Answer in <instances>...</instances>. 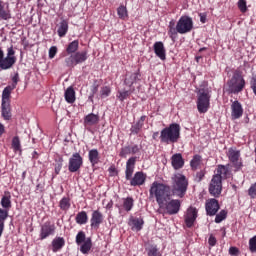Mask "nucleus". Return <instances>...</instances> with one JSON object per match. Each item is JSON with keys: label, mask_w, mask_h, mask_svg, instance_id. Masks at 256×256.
<instances>
[{"label": "nucleus", "mask_w": 256, "mask_h": 256, "mask_svg": "<svg viewBox=\"0 0 256 256\" xmlns=\"http://www.w3.org/2000/svg\"><path fill=\"white\" fill-rule=\"evenodd\" d=\"M151 199H155L158 206L163 207L171 199V186L154 181L149 189Z\"/></svg>", "instance_id": "nucleus-1"}, {"label": "nucleus", "mask_w": 256, "mask_h": 256, "mask_svg": "<svg viewBox=\"0 0 256 256\" xmlns=\"http://www.w3.org/2000/svg\"><path fill=\"white\" fill-rule=\"evenodd\" d=\"M171 179L172 185L170 187V191L172 195H174V197L183 199V197L187 195L189 180H187V177L181 173L174 174Z\"/></svg>", "instance_id": "nucleus-2"}, {"label": "nucleus", "mask_w": 256, "mask_h": 256, "mask_svg": "<svg viewBox=\"0 0 256 256\" xmlns=\"http://www.w3.org/2000/svg\"><path fill=\"white\" fill-rule=\"evenodd\" d=\"M181 137V126L177 123H172L165 127L160 132V142L166 145L177 143Z\"/></svg>", "instance_id": "nucleus-3"}, {"label": "nucleus", "mask_w": 256, "mask_h": 256, "mask_svg": "<svg viewBox=\"0 0 256 256\" xmlns=\"http://www.w3.org/2000/svg\"><path fill=\"white\" fill-rule=\"evenodd\" d=\"M228 173L227 167L220 165L217 168V173L212 177L209 184V193L212 197H219L223 191V177Z\"/></svg>", "instance_id": "nucleus-4"}, {"label": "nucleus", "mask_w": 256, "mask_h": 256, "mask_svg": "<svg viewBox=\"0 0 256 256\" xmlns=\"http://www.w3.org/2000/svg\"><path fill=\"white\" fill-rule=\"evenodd\" d=\"M228 92L237 95L245 89V78L240 71H235L232 78L227 82Z\"/></svg>", "instance_id": "nucleus-5"}, {"label": "nucleus", "mask_w": 256, "mask_h": 256, "mask_svg": "<svg viewBox=\"0 0 256 256\" xmlns=\"http://www.w3.org/2000/svg\"><path fill=\"white\" fill-rule=\"evenodd\" d=\"M0 205V228L5 229V221L9 217V210L11 209V195L7 194L2 196Z\"/></svg>", "instance_id": "nucleus-6"}, {"label": "nucleus", "mask_w": 256, "mask_h": 256, "mask_svg": "<svg viewBox=\"0 0 256 256\" xmlns=\"http://www.w3.org/2000/svg\"><path fill=\"white\" fill-rule=\"evenodd\" d=\"M210 101H211V96L209 95V91L205 89L199 90L198 99H197L198 112L207 113V111H209Z\"/></svg>", "instance_id": "nucleus-7"}, {"label": "nucleus", "mask_w": 256, "mask_h": 256, "mask_svg": "<svg viewBox=\"0 0 256 256\" xmlns=\"http://www.w3.org/2000/svg\"><path fill=\"white\" fill-rule=\"evenodd\" d=\"M88 59L87 51L75 52L65 59L67 67H75L76 65H81L85 63Z\"/></svg>", "instance_id": "nucleus-8"}, {"label": "nucleus", "mask_w": 256, "mask_h": 256, "mask_svg": "<svg viewBox=\"0 0 256 256\" xmlns=\"http://www.w3.org/2000/svg\"><path fill=\"white\" fill-rule=\"evenodd\" d=\"M193 29V19L189 16H182L177 22V31L180 35L191 33Z\"/></svg>", "instance_id": "nucleus-9"}, {"label": "nucleus", "mask_w": 256, "mask_h": 256, "mask_svg": "<svg viewBox=\"0 0 256 256\" xmlns=\"http://www.w3.org/2000/svg\"><path fill=\"white\" fill-rule=\"evenodd\" d=\"M227 157L233 164V167H235L236 171H239V169L243 167V162H241V151L236 148H229Z\"/></svg>", "instance_id": "nucleus-10"}, {"label": "nucleus", "mask_w": 256, "mask_h": 256, "mask_svg": "<svg viewBox=\"0 0 256 256\" xmlns=\"http://www.w3.org/2000/svg\"><path fill=\"white\" fill-rule=\"evenodd\" d=\"M81 167H83V157L76 152L69 158L68 170L70 173H77Z\"/></svg>", "instance_id": "nucleus-11"}, {"label": "nucleus", "mask_w": 256, "mask_h": 256, "mask_svg": "<svg viewBox=\"0 0 256 256\" xmlns=\"http://www.w3.org/2000/svg\"><path fill=\"white\" fill-rule=\"evenodd\" d=\"M160 209H165L168 215H177L181 209V201L170 198V200L166 202L165 206Z\"/></svg>", "instance_id": "nucleus-12"}, {"label": "nucleus", "mask_w": 256, "mask_h": 256, "mask_svg": "<svg viewBox=\"0 0 256 256\" xmlns=\"http://www.w3.org/2000/svg\"><path fill=\"white\" fill-rule=\"evenodd\" d=\"M221 207L219 206V201L215 198L208 199L205 204V209L207 215L209 217H213L214 215H217V211H219Z\"/></svg>", "instance_id": "nucleus-13"}, {"label": "nucleus", "mask_w": 256, "mask_h": 256, "mask_svg": "<svg viewBox=\"0 0 256 256\" xmlns=\"http://www.w3.org/2000/svg\"><path fill=\"white\" fill-rule=\"evenodd\" d=\"M51 235H55V225L51 224V222H45L40 229V239L43 241L47 237H51Z\"/></svg>", "instance_id": "nucleus-14"}, {"label": "nucleus", "mask_w": 256, "mask_h": 256, "mask_svg": "<svg viewBox=\"0 0 256 256\" xmlns=\"http://www.w3.org/2000/svg\"><path fill=\"white\" fill-rule=\"evenodd\" d=\"M101 223H103V214L99 210H94L92 212V216L90 219V227L97 231L99 227H101Z\"/></svg>", "instance_id": "nucleus-15"}, {"label": "nucleus", "mask_w": 256, "mask_h": 256, "mask_svg": "<svg viewBox=\"0 0 256 256\" xmlns=\"http://www.w3.org/2000/svg\"><path fill=\"white\" fill-rule=\"evenodd\" d=\"M184 219L187 227H193L195 221L197 220V208L189 207L186 211Z\"/></svg>", "instance_id": "nucleus-16"}, {"label": "nucleus", "mask_w": 256, "mask_h": 256, "mask_svg": "<svg viewBox=\"0 0 256 256\" xmlns=\"http://www.w3.org/2000/svg\"><path fill=\"white\" fill-rule=\"evenodd\" d=\"M136 162H137V157H131L127 160L126 170H125L126 181H131V179L133 178Z\"/></svg>", "instance_id": "nucleus-17"}, {"label": "nucleus", "mask_w": 256, "mask_h": 256, "mask_svg": "<svg viewBox=\"0 0 256 256\" xmlns=\"http://www.w3.org/2000/svg\"><path fill=\"white\" fill-rule=\"evenodd\" d=\"M145 181H147V175L143 172H136L130 179V185L132 187L141 186L145 184Z\"/></svg>", "instance_id": "nucleus-18"}, {"label": "nucleus", "mask_w": 256, "mask_h": 256, "mask_svg": "<svg viewBox=\"0 0 256 256\" xmlns=\"http://www.w3.org/2000/svg\"><path fill=\"white\" fill-rule=\"evenodd\" d=\"M231 117L232 119H241L243 117V106L239 101L235 100L231 104Z\"/></svg>", "instance_id": "nucleus-19"}, {"label": "nucleus", "mask_w": 256, "mask_h": 256, "mask_svg": "<svg viewBox=\"0 0 256 256\" xmlns=\"http://www.w3.org/2000/svg\"><path fill=\"white\" fill-rule=\"evenodd\" d=\"M153 49H154L155 55L158 56V58L161 59V61H165V59H167L165 45L163 44V42L161 41L155 42L153 45Z\"/></svg>", "instance_id": "nucleus-20"}, {"label": "nucleus", "mask_w": 256, "mask_h": 256, "mask_svg": "<svg viewBox=\"0 0 256 256\" xmlns=\"http://www.w3.org/2000/svg\"><path fill=\"white\" fill-rule=\"evenodd\" d=\"M4 63L7 65L8 69H11L15 63H17V58L15 57V50L13 46L7 49V55L4 57Z\"/></svg>", "instance_id": "nucleus-21"}, {"label": "nucleus", "mask_w": 256, "mask_h": 256, "mask_svg": "<svg viewBox=\"0 0 256 256\" xmlns=\"http://www.w3.org/2000/svg\"><path fill=\"white\" fill-rule=\"evenodd\" d=\"M9 19H11L9 4L5 5V2L0 0V21H9Z\"/></svg>", "instance_id": "nucleus-22"}, {"label": "nucleus", "mask_w": 256, "mask_h": 256, "mask_svg": "<svg viewBox=\"0 0 256 256\" xmlns=\"http://www.w3.org/2000/svg\"><path fill=\"white\" fill-rule=\"evenodd\" d=\"M171 164L173 169L175 170L182 169V167L185 165V160H183V156L181 155V153H176L172 155Z\"/></svg>", "instance_id": "nucleus-23"}, {"label": "nucleus", "mask_w": 256, "mask_h": 256, "mask_svg": "<svg viewBox=\"0 0 256 256\" xmlns=\"http://www.w3.org/2000/svg\"><path fill=\"white\" fill-rule=\"evenodd\" d=\"M137 79H139V73L138 72H128L126 73L125 79H124V85L126 87H133L135 83H137Z\"/></svg>", "instance_id": "nucleus-24"}, {"label": "nucleus", "mask_w": 256, "mask_h": 256, "mask_svg": "<svg viewBox=\"0 0 256 256\" xmlns=\"http://www.w3.org/2000/svg\"><path fill=\"white\" fill-rule=\"evenodd\" d=\"M99 123V116L94 113H90L84 117V127H93Z\"/></svg>", "instance_id": "nucleus-25"}, {"label": "nucleus", "mask_w": 256, "mask_h": 256, "mask_svg": "<svg viewBox=\"0 0 256 256\" xmlns=\"http://www.w3.org/2000/svg\"><path fill=\"white\" fill-rule=\"evenodd\" d=\"M145 119H147V116H141L140 119L131 126L130 131L132 135H138L139 131L143 129V125H145Z\"/></svg>", "instance_id": "nucleus-26"}, {"label": "nucleus", "mask_w": 256, "mask_h": 256, "mask_svg": "<svg viewBox=\"0 0 256 256\" xmlns=\"http://www.w3.org/2000/svg\"><path fill=\"white\" fill-rule=\"evenodd\" d=\"M65 247V238L63 237H56L52 240V251L53 253H57L61 251Z\"/></svg>", "instance_id": "nucleus-27"}, {"label": "nucleus", "mask_w": 256, "mask_h": 256, "mask_svg": "<svg viewBox=\"0 0 256 256\" xmlns=\"http://www.w3.org/2000/svg\"><path fill=\"white\" fill-rule=\"evenodd\" d=\"M69 32V22L67 20H61L59 26H58V37H65L67 33Z\"/></svg>", "instance_id": "nucleus-28"}, {"label": "nucleus", "mask_w": 256, "mask_h": 256, "mask_svg": "<svg viewBox=\"0 0 256 256\" xmlns=\"http://www.w3.org/2000/svg\"><path fill=\"white\" fill-rule=\"evenodd\" d=\"M1 115L4 121L11 120V103L1 104Z\"/></svg>", "instance_id": "nucleus-29"}, {"label": "nucleus", "mask_w": 256, "mask_h": 256, "mask_svg": "<svg viewBox=\"0 0 256 256\" xmlns=\"http://www.w3.org/2000/svg\"><path fill=\"white\" fill-rule=\"evenodd\" d=\"M13 89H15V86H7L4 88L3 92H2V103L1 104H7V103H11V91H13Z\"/></svg>", "instance_id": "nucleus-30"}, {"label": "nucleus", "mask_w": 256, "mask_h": 256, "mask_svg": "<svg viewBox=\"0 0 256 256\" xmlns=\"http://www.w3.org/2000/svg\"><path fill=\"white\" fill-rule=\"evenodd\" d=\"M88 159L93 167L99 163V150L92 149L88 152Z\"/></svg>", "instance_id": "nucleus-31"}, {"label": "nucleus", "mask_w": 256, "mask_h": 256, "mask_svg": "<svg viewBox=\"0 0 256 256\" xmlns=\"http://www.w3.org/2000/svg\"><path fill=\"white\" fill-rule=\"evenodd\" d=\"M143 218H132L130 219V225H132V230L133 231H141L143 229L144 225Z\"/></svg>", "instance_id": "nucleus-32"}, {"label": "nucleus", "mask_w": 256, "mask_h": 256, "mask_svg": "<svg viewBox=\"0 0 256 256\" xmlns=\"http://www.w3.org/2000/svg\"><path fill=\"white\" fill-rule=\"evenodd\" d=\"M80 251L83 255H88L89 251H91V248L93 247V242L91 241V238H87L82 244H80Z\"/></svg>", "instance_id": "nucleus-33"}, {"label": "nucleus", "mask_w": 256, "mask_h": 256, "mask_svg": "<svg viewBox=\"0 0 256 256\" xmlns=\"http://www.w3.org/2000/svg\"><path fill=\"white\" fill-rule=\"evenodd\" d=\"M65 101L67 103H75V89L73 87H68L64 94Z\"/></svg>", "instance_id": "nucleus-34"}, {"label": "nucleus", "mask_w": 256, "mask_h": 256, "mask_svg": "<svg viewBox=\"0 0 256 256\" xmlns=\"http://www.w3.org/2000/svg\"><path fill=\"white\" fill-rule=\"evenodd\" d=\"M75 221L78 225H85L87 221H89V216H87V212L81 211L76 215Z\"/></svg>", "instance_id": "nucleus-35"}, {"label": "nucleus", "mask_w": 256, "mask_h": 256, "mask_svg": "<svg viewBox=\"0 0 256 256\" xmlns=\"http://www.w3.org/2000/svg\"><path fill=\"white\" fill-rule=\"evenodd\" d=\"M78 50H79V40H74L70 42L66 48V52L68 53V55L77 53Z\"/></svg>", "instance_id": "nucleus-36"}, {"label": "nucleus", "mask_w": 256, "mask_h": 256, "mask_svg": "<svg viewBox=\"0 0 256 256\" xmlns=\"http://www.w3.org/2000/svg\"><path fill=\"white\" fill-rule=\"evenodd\" d=\"M177 33H178L177 24L175 27V21L172 20L169 22V25H168V35L171 39H176Z\"/></svg>", "instance_id": "nucleus-37"}, {"label": "nucleus", "mask_w": 256, "mask_h": 256, "mask_svg": "<svg viewBox=\"0 0 256 256\" xmlns=\"http://www.w3.org/2000/svg\"><path fill=\"white\" fill-rule=\"evenodd\" d=\"M134 201L133 198L127 197L123 199L122 207L125 211L129 212L133 209Z\"/></svg>", "instance_id": "nucleus-38"}, {"label": "nucleus", "mask_w": 256, "mask_h": 256, "mask_svg": "<svg viewBox=\"0 0 256 256\" xmlns=\"http://www.w3.org/2000/svg\"><path fill=\"white\" fill-rule=\"evenodd\" d=\"M55 173L56 175H59L61 173V169H63V157L62 156H56L55 157Z\"/></svg>", "instance_id": "nucleus-39"}, {"label": "nucleus", "mask_w": 256, "mask_h": 256, "mask_svg": "<svg viewBox=\"0 0 256 256\" xmlns=\"http://www.w3.org/2000/svg\"><path fill=\"white\" fill-rule=\"evenodd\" d=\"M146 251L148 256H161V252L159 251V248H157V245L148 246Z\"/></svg>", "instance_id": "nucleus-40"}, {"label": "nucleus", "mask_w": 256, "mask_h": 256, "mask_svg": "<svg viewBox=\"0 0 256 256\" xmlns=\"http://www.w3.org/2000/svg\"><path fill=\"white\" fill-rule=\"evenodd\" d=\"M60 209H62V211H69L70 207H71V202L69 200V198L64 197L60 200V204H59Z\"/></svg>", "instance_id": "nucleus-41"}, {"label": "nucleus", "mask_w": 256, "mask_h": 256, "mask_svg": "<svg viewBox=\"0 0 256 256\" xmlns=\"http://www.w3.org/2000/svg\"><path fill=\"white\" fill-rule=\"evenodd\" d=\"M133 91L131 90H123V91H118L116 97L119 99V101L123 102L125 99H128L129 95H131Z\"/></svg>", "instance_id": "nucleus-42"}, {"label": "nucleus", "mask_w": 256, "mask_h": 256, "mask_svg": "<svg viewBox=\"0 0 256 256\" xmlns=\"http://www.w3.org/2000/svg\"><path fill=\"white\" fill-rule=\"evenodd\" d=\"M117 15H118L119 19H123V20L127 19V17L129 16L128 12H127V7H125L123 5L118 7Z\"/></svg>", "instance_id": "nucleus-43"}, {"label": "nucleus", "mask_w": 256, "mask_h": 256, "mask_svg": "<svg viewBox=\"0 0 256 256\" xmlns=\"http://www.w3.org/2000/svg\"><path fill=\"white\" fill-rule=\"evenodd\" d=\"M199 165H201V155L196 154L190 161V166L195 170L197 167H199Z\"/></svg>", "instance_id": "nucleus-44"}, {"label": "nucleus", "mask_w": 256, "mask_h": 256, "mask_svg": "<svg viewBox=\"0 0 256 256\" xmlns=\"http://www.w3.org/2000/svg\"><path fill=\"white\" fill-rule=\"evenodd\" d=\"M12 149L17 153V151H21V140L19 139V136H15L12 139Z\"/></svg>", "instance_id": "nucleus-45"}, {"label": "nucleus", "mask_w": 256, "mask_h": 256, "mask_svg": "<svg viewBox=\"0 0 256 256\" xmlns=\"http://www.w3.org/2000/svg\"><path fill=\"white\" fill-rule=\"evenodd\" d=\"M0 69L2 71H7L8 66L5 63V52H3V49L0 48Z\"/></svg>", "instance_id": "nucleus-46"}, {"label": "nucleus", "mask_w": 256, "mask_h": 256, "mask_svg": "<svg viewBox=\"0 0 256 256\" xmlns=\"http://www.w3.org/2000/svg\"><path fill=\"white\" fill-rule=\"evenodd\" d=\"M225 219H227V211L221 210L218 214H216L215 223H221L222 221H225Z\"/></svg>", "instance_id": "nucleus-47"}, {"label": "nucleus", "mask_w": 256, "mask_h": 256, "mask_svg": "<svg viewBox=\"0 0 256 256\" xmlns=\"http://www.w3.org/2000/svg\"><path fill=\"white\" fill-rule=\"evenodd\" d=\"M87 241V237L85 236V232L80 231L76 235V245H82V243H85Z\"/></svg>", "instance_id": "nucleus-48"}, {"label": "nucleus", "mask_w": 256, "mask_h": 256, "mask_svg": "<svg viewBox=\"0 0 256 256\" xmlns=\"http://www.w3.org/2000/svg\"><path fill=\"white\" fill-rule=\"evenodd\" d=\"M109 95H111V88H109V86L102 87L100 90V97L102 99H105V98L109 97Z\"/></svg>", "instance_id": "nucleus-49"}, {"label": "nucleus", "mask_w": 256, "mask_h": 256, "mask_svg": "<svg viewBox=\"0 0 256 256\" xmlns=\"http://www.w3.org/2000/svg\"><path fill=\"white\" fill-rule=\"evenodd\" d=\"M249 251L250 253H256V235L249 239Z\"/></svg>", "instance_id": "nucleus-50"}, {"label": "nucleus", "mask_w": 256, "mask_h": 256, "mask_svg": "<svg viewBox=\"0 0 256 256\" xmlns=\"http://www.w3.org/2000/svg\"><path fill=\"white\" fill-rule=\"evenodd\" d=\"M238 9H240L241 13H247V1L246 0H239Z\"/></svg>", "instance_id": "nucleus-51"}, {"label": "nucleus", "mask_w": 256, "mask_h": 256, "mask_svg": "<svg viewBox=\"0 0 256 256\" xmlns=\"http://www.w3.org/2000/svg\"><path fill=\"white\" fill-rule=\"evenodd\" d=\"M248 195L250 199H255L256 198V182L250 186L248 189Z\"/></svg>", "instance_id": "nucleus-52"}, {"label": "nucleus", "mask_w": 256, "mask_h": 256, "mask_svg": "<svg viewBox=\"0 0 256 256\" xmlns=\"http://www.w3.org/2000/svg\"><path fill=\"white\" fill-rule=\"evenodd\" d=\"M128 155H131V146H125L120 151V157H127Z\"/></svg>", "instance_id": "nucleus-53"}, {"label": "nucleus", "mask_w": 256, "mask_h": 256, "mask_svg": "<svg viewBox=\"0 0 256 256\" xmlns=\"http://www.w3.org/2000/svg\"><path fill=\"white\" fill-rule=\"evenodd\" d=\"M57 55V46H51L49 49V59H54Z\"/></svg>", "instance_id": "nucleus-54"}, {"label": "nucleus", "mask_w": 256, "mask_h": 256, "mask_svg": "<svg viewBox=\"0 0 256 256\" xmlns=\"http://www.w3.org/2000/svg\"><path fill=\"white\" fill-rule=\"evenodd\" d=\"M203 177H205V171L201 170L197 172L195 181H197V183H201V181H203Z\"/></svg>", "instance_id": "nucleus-55"}, {"label": "nucleus", "mask_w": 256, "mask_h": 256, "mask_svg": "<svg viewBox=\"0 0 256 256\" xmlns=\"http://www.w3.org/2000/svg\"><path fill=\"white\" fill-rule=\"evenodd\" d=\"M239 248L232 246L229 248V255L231 256H239Z\"/></svg>", "instance_id": "nucleus-56"}, {"label": "nucleus", "mask_w": 256, "mask_h": 256, "mask_svg": "<svg viewBox=\"0 0 256 256\" xmlns=\"http://www.w3.org/2000/svg\"><path fill=\"white\" fill-rule=\"evenodd\" d=\"M208 244L210 245V247H215L217 245V238H215L213 234L210 235L208 239Z\"/></svg>", "instance_id": "nucleus-57"}, {"label": "nucleus", "mask_w": 256, "mask_h": 256, "mask_svg": "<svg viewBox=\"0 0 256 256\" xmlns=\"http://www.w3.org/2000/svg\"><path fill=\"white\" fill-rule=\"evenodd\" d=\"M12 85L10 87H14V89L17 87V83H19V74H15L12 78Z\"/></svg>", "instance_id": "nucleus-58"}, {"label": "nucleus", "mask_w": 256, "mask_h": 256, "mask_svg": "<svg viewBox=\"0 0 256 256\" xmlns=\"http://www.w3.org/2000/svg\"><path fill=\"white\" fill-rule=\"evenodd\" d=\"M251 89L253 90L254 95L256 96V76L252 77L251 80Z\"/></svg>", "instance_id": "nucleus-59"}, {"label": "nucleus", "mask_w": 256, "mask_h": 256, "mask_svg": "<svg viewBox=\"0 0 256 256\" xmlns=\"http://www.w3.org/2000/svg\"><path fill=\"white\" fill-rule=\"evenodd\" d=\"M130 152L132 155L139 153V146L137 144L130 146Z\"/></svg>", "instance_id": "nucleus-60"}, {"label": "nucleus", "mask_w": 256, "mask_h": 256, "mask_svg": "<svg viewBox=\"0 0 256 256\" xmlns=\"http://www.w3.org/2000/svg\"><path fill=\"white\" fill-rule=\"evenodd\" d=\"M91 91H92V94L89 96V99H93L95 93H97V91H99V86L94 84L92 86V90Z\"/></svg>", "instance_id": "nucleus-61"}, {"label": "nucleus", "mask_w": 256, "mask_h": 256, "mask_svg": "<svg viewBox=\"0 0 256 256\" xmlns=\"http://www.w3.org/2000/svg\"><path fill=\"white\" fill-rule=\"evenodd\" d=\"M3 133H5V125L0 122V137L3 135Z\"/></svg>", "instance_id": "nucleus-62"}, {"label": "nucleus", "mask_w": 256, "mask_h": 256, "mask_svg": "<svg viewBox=\"0 0 256 256\" xmlns=\"http://www.w3.org/2000/svg\"><path fill=\"white\" fill-rule=\"evenodd\" d=\"M201 23H205L207 21V16L205 14H200Z\"/></svg>", "instance_id": "nucleus-63"}, {"label": "nucleus", "mask_w": 256, "mask_h": 256, "mask_svg": "<svg viewBox=\"0 0 256 256\" xmlns=\"http://www.w3.org/2000/svg\"><path fill=\"white\" fill-rule=\"evenodd\" d=\"M152 139H154V140L159 139V132H154L152 135Z\"/></svg>", "instance_id": "nucleus-64"}]
</instances>
